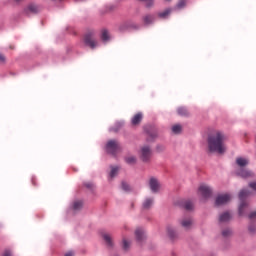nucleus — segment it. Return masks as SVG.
Instances as JSON below:
<instances>
[{"instance_id": "nucleus-14", "label": "nucleus", "mask_w": 256, "mask_h": 256, "mask_svg": "<svg viewBox=\"0 0 256 256\" xmlns=\"http://www.w3.org/2000/svg\"><path fill=\"white\" fill-rule=\"evenodd\" d=\"M237 175H239L240 177H243L244 179H247V177H251L253 175V172L245 169H240L237 172Z\"/></svg>"}, {"instance_id": "nucleus-23", "label": "nucleus", "mask_w": 256, "mask_h": 256, "mask_svg": "<svg viewBox=\"0 0 256 256\" xmlns=\"http://www.w3.org/2000/svg\"><path fill=\"white\" fill-rule=\"evenodd\" d=\"M183 127L180 124H176L172 126V132L175 133V135H179L181 133Z\"/></svg>"}, {"instance_id": "nucleus-6", "label": "nucleus", "mask_w": 256, "mask_h": 256, "mask_svg": "<svg viewBox=\"0 0 256 256\" xmlns=\"http://www.w3.org/2000/svg\"><path fill=\"white\" fill-rule=\"evenodd\" d=\"M231 201V195L229 194H222L217 196L215 205L216 207H220V205H226V203H229Z\"/></svg>"}, {"instance_id": "nucleus-31", "label": "nucleus", "mask_w": 256, "mask_h": 256, "mask_svg": "<svg viewBox=\"0 0 256 256\" xmlns=\"http://www.w3.org/2000/svg\"><path fill=\"white\" fill-rule=\"evenodd\" d=\"M186 2L185 0H179L178 4H177V8L178 9H183V7H185Z\"/></svg>"}, {"instance_id": "nucleus-10", "label": "nucleus", "mask_w": 256, "mask_h": 256, "mask_svg": "<svg viewBox=\"0 0 256 256\" xmlns=\"http://www.w3.org/2000/svg\"><path fill=\"white\" fill-rule=\"evenodd\" d=\"M39 11H41L40 6H37L35 4H29L27 6V8H25L24 13H25V15H31V13L37 14V13H39Z\"/></svg>"}, {"instance_id": "nucleus-20", "label": "nucleus", "mask_w": 256, "mask_h": 256, "mask_svg": "<svg viewBox=\"0 0 256 256\" xmlns=\"http://www.w3.org/2000/svg\"><path fill=\"white\" fill-rule=\"evenodd\" d=\"M125 162L128 164V165H135V163H137V158L135 156H127L125 158Z\"/></svg>"}, {"instance_id": "nucleus-12", "label": "nucleus", "mask_w": 256, "mask_h": 256, "mask_svg": "<svg viewBox=\"0 0 256 256\" xmlns=\"http://www.w3.org/2000/svg\"><path fill=\"white\" fill-rule=\"evenodd\" d=\"M228 221H231V214L229 212H224L219 216L220 223H227Z\"/></svg>"}, {"instance_id": "nucleus-41", "label": "nucleus", "mask_w": 256, "mask_h": 256, "mask_svg": "<svg viewBox=\"0 0 256 256\" xmlns=\"http://www.w3.org/2000/svg\"><path fill=\"white\" fill-rule=\"evenodd\" d=\"M17 3H19V1H22V0H15Z\"/></svg>"}, {"instance_id": "nucleus-29", "label": "nucleus", "mask_w": 256, "mask_h": 256, "mask_svg": "<svg viewBox=\"0 0 256 256\" xmlns=\"http://www.w3.org/2000/svg\"><path fill=\"white\" fill-rule=\"evenodd\" d=\"M129 27H131V25H129V23H124V24L120 25L119 30L127 31V29H129Z\"/></svg>"}, {"instance_id": "nucleus-19", "label": "nucleus", "mask_w": 256, "mask_h": 256, "mask_svg": "<svg viewBox=\"0 0 256 256\" xmlns=\"http://www.w3.org/2000/svg\"><path fill=\"white\" fill-rule=\"evenodd\" d=\"M177 113L180 117H187L189 115V111H187L185 107L178 108Z\"/></svg>"}, {"instance_id": "nucleus-38", "label": "nucleus", "mask_w": 256, "mask_h": 256, "mask_svg": "<svg viewBox=\"0 0 256 256\" xmlns=\"http://www.w3.org/2000/svg\"><path fill=\"white\" fill-rule=\"evenodd\" d=\"M3 256H13V254H11V251L6 250L3 254Z\"/></svg>"}, {"instance_id": "nucleus-24", "label": "nucleus", "mask_w": 256, "mask_h": 256, "mask_svg": "<svg viewBox=\"0 0 256 256\" xmlns=\"http://www.w3.org/2000/svg\"><path fill=\"white\" fill-rule=\"evenodd\" d=\"M83 208V202L82 201H75L74 203H73V209H74V211H79V210H81Z\"/></svg>"}, {"instance_id": "nucleus-39", "label": "nucleus", "mask_w": 256, "mask_h": 256, "mask_svg": "<svg viewBox=\"0 0 256 256\" xmlns=\"http://www.w3.org/2000/svg\"><path fill=\"white\" fill-rule=\"evenodd\" d=\"M31 181L34 185L37 183V179L35 177H32Z\"/></svg>"}, {"instance_id": "nucleus-3", "label": "nucleus", "mask_w": 256, "mask_h": 256, "mask_svg": "<svg viewBox=\"0 0 256 256\" xmlns=\"http://www.w3.org/2000/svg\"><path fill=\"white\" fill-rule=\"evenodd\" d=\"M106 151L109 155H117L121 151V145L116 140H109L106 144Z\"/></svg>"}, {"instance_id": "nucleus-16", "label": "nucleus", "mask_w": 256, "mask_h": 256, "mask_svg": "<svg viewBox=\"0 0 256 256\" xmlns=\"http://www.w3.org/2000/svg\"><path fill=\"white\" fill-rule=\"evenodd\" d=\"M154 21H155V16L151 14H148L143 17V22L145 23V25H151V23H153Z\"/></svg>"}, {"instance_id": "nucleus-7", "label": "nucleus", "mask_w": 256, "mask_h": 256, "mask_svg": "<svg viewBox=\"0 0 256 256\" xmlns=\"http://www.w3.org/2000/svg\"><path fill=\"white\" fill-rule=\"evenodd\" d=\"M149 187L152 193H159L161 189V184L159 183V180L155 177H151L149 180Z\"/></svg>"}, {"instance_id": "nucleus-34", "label": "nucleus", "mask_w": 256, "mask_h": 256, "mask_svg": "<svg viewBox=\"0 0 256 256\" xmlns=\"http://www.w3.org/2000/svg\"><path fill=\"white\" fill-rule=\"evenodd\" d=\"M84 186L86 187V189H93V187H95L92 182H85Z\"/></svg>"}, {"instance_id": "nucleus-27", "label": "nucleus", "mask_w": 256, "mask_h": 256, "mask_svg": "<svg viewBox=\"0 0 256 256\" xmlns=\"http://www.w3.org/2000/svg\"><path fill=\"white\" fill-rule=\"evenodd\" d=\"M222 235L224 237H231V235H233V231L229 228H226L222 231Z\"/></svg>"}, {"instance_id": "nucleus-13", "label": "nucleus", "mask_w": 256, "mask_h": 256, "mask_svg": "<svg viewBox=\"0 0 256 256\" xmlns=\"http://www.w3.org/2000/svg\"><path fill=\"white\" fill-rule=\"evenodd\" d=\"M180 223L184 229H191V225H193V220H191V218H186L181 220Z\"/></svg>"}, {"instance_id": "nucleus-33", "label": "nucleus", "mask_w": 256, "mask_h": 256, "mask_svg": "<svg viewBox=\"0 0 256 256\" xmlns=\"http://www.w3.org/2000/svg\"><path fill=\"white\" fill-rule=\"evenodd\" d=\"M130 247V244H129V241H127L126 239L123 240V249L125 251H127V249H129Z\"/></svg>"}, {"instance_id": "nucleus-35", "label": "nucleus", "mask_w": 256, "mask_h": 256, "mask_svg": "<svg viewBox=\"0 0 256 256\" xmlns=\"http://www.w3.org/2000/svg\"><path fill=\"white\" fill-rule=\"evenodd\" d=\"M122 189L123 191H129L130 190L129 184H127V182H122Z\"/></svg>"}, {"instance_id": "nucleus-40", "label": "nucleus", "mask_w": 256, "mask_h": 256, "mask_svg": "<svg viewBox=\"0 0 256 256\" xmlns=\"http://www.w3.org/2000/svg\"><path fill=\"white\" fill-rule=\"evenodd\" d=\"M65 256H74L73 252H67Z\"/></svg>"}, {"instance_id": "nucleus-32", "label": "nucleus", "mask_w": 256, "mask_h": 256, "mask_svg": "<svg viewBox=\"0 0 256 256\" xmlns=\"http://www.w3.org/2000/svg\"><path fill=\"white\" fill-rule=\"evenodd\" d=\"M139 1H143L144 3H146V7H153V0H139Z\"/></svg>"}, {"instance_id": "nucleus-36", "label": "nucleus", "mask_w": 256, "mask_h": 256, "mask_svg": "<svg viewBox=\"0 0 256 256\" xmlns=\"http://www.w3.org/2000/svg\"><path fill=\"white\" fill-rule=\"evenodd\" d=\"M6 58H5V54L0 53V63H5Z\"/></svg>"}, {"instance_id": "nucleus-25", "label": "nucleus", "mask_w": 256, "mask_h": 256, "mask_svg": "<svg viewBox=\"0 0 256 256\" xmlns=\"http://www.w3.org/2000/svg\"><path fill=\"white\" fill-rule=\"evenodd\" d=\"M118 173H119V167H112L110 172L111 179H113V177H116Z\"/></svg>"}, {"instance_id": "nucleus-18", "label": "nucleus", "mask_w": 256, "mask_h": 256, "mask_svg": "<svg viewBox=\"0 0 256 256\" xmlns=\"http://www.w3.org/2000/svg\"><path fill=\"white\" fill-rule=\"evenodd\" d=\"M169 15H171V8L166 9L164 12L158 13V17H160V19H167Z\"/></svg>"}, {"instance_id": "nucleus-30", "label": "nucleus", "mask_w": 256, "mask_h": 256, "mask_svg": "<svg viewBox=\"0 0 256 256\" xmlns=\"http://www.w3.org/2000/svg\"><path fill=\"white\" fill-rule=\"evenodd\" d=\"M248 231L251 234L256 233V226H255V224H250L249 227H248Z\"/></svg>"}, {"instance_id": "nucleus-42", "label": "nucleus", "mask_w": 256, "mask_h": 256, "mask_svg": "<svg viewBox=\"0 0 256 256\" xmlns=\"http://www.w3.org/2000/svg\"><path fill=\"white\" fill-rule=\"evenodd\" d=\"M166 1H169V0H166Z\"/></svg>"}, {"instance_id": "nucleus-1", "label": "nucleus", "mask_w": 256, "mask_h": 256, "mask_svg": "<svg viewBox=\"0 0 256 256\" xmlns=\"http://www.w3.org/2000/svg\"><path fill=\"white\" fill-rule=\"evenodd\" d=\"M227 141V136L221 131H215L208 136V151L210 153H218L223 155L227 151V146L225 145Z\"/></svg>"}, {"instance_id": "nucleus-37", "label": "nucleus", "mask_w": 256, "mask_h": 256, "mask_svg": "<svg viewBox=\"0 0 256 256\" xmlns=\"http://www.w3.org/2000/svg\"><path fill=\"white\" fill-rule=\"evenodd\" d=\"M249 219H256V211L250 213Z\"/></svg>"}, {"instance_id": "nucleus-9", "label": "nucleus", "mask_w": 256, "mask_h": 256, "mask_svg": "<svg viewBox=\"0 0 256 256\" xmlns=\"http://www.w3.org/2000/svg\"><path fill=\"white\" fill-rule=\"evenodd\" d=\"M135 237L138 243H143V241L147 239V235H145V230L143 228H137L135 230Z\"/></svg>"}, {"instance_id": "nucleus-8", "label": "nucleus", "mask_w": 256, "mask_h": 256, "mask_svg": "<svg viewBox=\"0 0 256 256\" xmlns=\"http://www.w3.org/2000/svg\"><path fill=\"white\" fill-rule=\"evenodd\" d=\"M84 43L87 47H90V49H95V47H97V41L93 37V34H86L84 36Z\"/></svg>"}, {"instance_id": "nucleus-17", "label": "nucleus", "mask_w": 256, "mask_h": 256, "mask_svg": "<svg viewBox=\"0 0 256 256\" xmlns=\"http://www.w3.org/2000/svg\"><path fill=\"white\" fill-rule=\"evenodd\" d=\"M102 237L108 247H113V238H111V235L103 234Z\"/></svg>"}, {"instance_id": "nucleus-11", "label": "nucleus", "mask_w": 256, "mask_h": 256, "mask_svg": "<svg viewBox=\"0 0 256 256\" xmlns=\"http://www.w3.org/2000/svg\"><path fill=\"white\" fill-rule=\"evenodd\" d=\"M141 121H143V113L138 112L132 117L131 124L133 125V127H137V125L141 124Z\"/></svg>"}, {"instance_id": "nucleus-5", "label": "nucleus", "mask_w": 256, "mask_h": 256, "mask_svg": "<svg viewBox=\"0 0 256 256\" xmlns=\"http://www.w3.org/2000/svg\"><path fill=\"white\" fill-rule=\"evenodd\" d=\"M198 191L200 195L203 197V199H209V197L213 195V189H211L206 184L200 185V187L198 188Z\"/></svg>"}, {"instance_id": "nucleus-22", "label": "nucleus", "mask_w": 256, "mask_h": 256, "mask_svg": "<svg viewBox=\"0 0 256 256\" xmlns=\"http://www.w3.org/2000/svg\"><path fill=\"white\" fill-rule=\"evenodd\" d=\"M101 39L102 41H109L110 36H109V31H107V29L102 30Z\"/></svg>"}, {"instance_id": "nucleus-28", "label": "nucleus", "mask_w": 256, "mask_h": 256, "mask_svg": "<svg viewBox=\"0 0 256 256\" xmlns=\"http://www.w3.org/2000/svg\"><path fill=\"white\" fill-rule=\"evenodd\" d=\"M167 233L171 239H174L175 237V230L172 227L167 228Z\"/></svg>"}, {"instance_id": "nucleus-21", "label": "nucleus", "mask_w": 256, "mask_h": 256, "mask_svg": "<svg viewBox=\"0 0 256 256\" xmlns=\"http://www.w3.org/2000/svg\"><path fill=\"white\" fill-rule=\"evenodd\" d=\"M236 163L239 165V167H245V165L249 164V160L245 158H237Z\"/></svg>"}, {"instance_id": "nucleus-2", "label": "nucleus", "mask_w": 256, "mask_h": 256, "mask_svg": "<svg viewBox=\"0 0 256 256\" xmlns=\"http://www.w3.org/2000/svg\"><path fill=\"white\" fill-rule=\"evenodd\" d=\"M247 197H249V191L241 190L239 193V200L241 202H240L239 210H238V213L240 216H243L245 209H247V202H245V199H247Z\"/></svg>"}, {"instance_id": "nucleus-4", "label": "nucleus", "mask_w": 256, "mask_h": 256, "mask_svg": "<svg viewBox=\"0 0 256 256\" xmlns=\"http://www.w3.org/2000/svg\"><path fill=\"white\" fill-rule=\"evenodd\" d=\"M140 159L143 163H149L151 160V148L149 146H143L140 150Z\"/></svg>"}, {"instance_id": "nucleus-15", "label": "nucleus", "mask_w": 256, "mask_h": 256, "mask_svg": "<svg viewBox=\"0 0 256 256\" xmlns=\"http://www.w3.org/2000/svg\"><path fill=\"white\" fill-rule=\"evenodd\" d=\"M153 198H146L142 204L143 209H151L153 207Z\"/></svg>"}, {"instance_id": "nucleus-26", "label": "nucleus", "mask_w": 256, "mask_h": 256, "mask_svg": "<svg viewBox=\"0 0 256 256\" xmlns=\"http://www.w3.org/2000/svg\"><path fill=\"white\" fill-rule=\"evenodd\" d=\"M184 209H186V211H191L193 209V202L186 201L184 203Z\"/></svg>"}]
</instances>
